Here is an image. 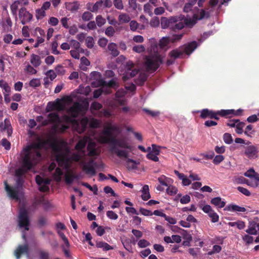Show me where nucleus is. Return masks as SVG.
<instances>
[{"label":"nucleus","instance_id":"obj_1","mask_svg":"<svg viewBox=\"0 0 259 259\" xmlns=\"http://www.w3.org/2000/svg\"><path fill=\"white\" fill-rule=\"evenodd\" d=\"M73 98L71 96H66L62 100V102L58 105V109L59 111H65L67 114L63 115L60 117L57 113H51L48 115V119L43 121L44 125H47L50 123L53 124L54 128L60 132H64L72 124L73 128L79 134L83 133L89 124L92 128H97L101 126L100 120L91 118L89 119L87 117H83L80 122L75 118L79 115H83L89 107V103L84 101L82 103L78 102L73 103Z\"/></svg>","mask_w":259,"mask_h":259},{"label":"nucleus","instance_id":"obj_2","mask_svg":"<svg viewBox=\"0 0 259 259\" xmlns=\"http://www.w3.org/2000/svg\"><path fill=\"white\" fill-rule=\"evenodd\" d=\"M41 146L40 143L32 144L23 150L19 161L20 166L15 171L17 178L16 186H10L6 182L4 183L5 190L11 199L18 201L22 197L23 177L40 160V148Z\"/></svg>","mask_w":259,"mask_h":259},{"label":"nucleus","instance_id":"obj_3","mask_svg":"<svg viewBox=\"0 0 259 259\" xmlns=\"http://www.w3.org/2000/svg\"><path fill=\"white\" fill-rule=\"evenodd\" d=\"M114 133H120L119 126L116 124H113L111 121L107 122L104 126V130L97 136L96 139L101 144H109L110 150L112 153L120 158L125 159L128 168L135 169L139 162L128 158L132 150V145L125 139L115 138L113 136Z\"/></svg>","mask_w":259,"mask_h":259},{"label":"nucleus","instance_id":"obj_4","mask_svg":"<svg viewBox=\"0 0 259 259\" xmlns=\"http://www.w3.org/2000/svg\"><path fill=\"white\" fill-rule=\"evenodd\" d=\"M103 130L99 133L93 131L92 135L84 136L80 139L75 146L76 152L73 153L70 156L72 160L79 163L83 171L92 176L96 175L95 167L97 163L95 159L100 153V149L97 147L96 143L92 141V138L99 142L96 137Z\"/></svg>","mask_w":259,"mask_h":259},{"label":"nucleus","instance_id":"obj_5","mask_svg":"<svg viewBox=\"0 0 259 259\" xmlns=\"http://www.w3.org/2000/svg\"><path fill=\"white\" fill-rule=\"evenodd\" d=\"M149 45L150 46L149 48L151 52L155 54L153 55H149L145 58L144 67L148 72L155 71L162 63V57L157 53L158 49V45L156 39L154 38H150L149 40Z\"/></svg>","mask_w":259,"mask_h":259},{"label":"nucleus","instance_id":"obj_6","mask_svg":"<svg viewBox=\"0 0 259 259\" xmlns=\"http://www.w3.org/2000/svg\"><path fill=\"white\" fill-rule=\"evenodd\" d=\"M197 0H189L184 7V11L186 13L192 12L193 16L187 17L184 19L185 24L187 27H192L197 22L198 20H201L205 17L206 14L202 9H199L197 7H193Z\"/></svg>","mask_w":259,"mask_h":259},{"label":"nucleus","instance_id":"obj_7","mask_svg":"<svg viewBox=\"0 0 259 259\" xmlns=\"http://www.w3.org/2000/svg\"><path fill=\"white\" fill-rule=\"evenodd\" d=\"M212 33V31L204 32L202 35V38L199 40L198 44L196 41H193L179 49L173 50L170 52L171 56L177 58H182L184 55H189L203 40L211 35Z\"/></svg>","mask_w":259,"mask_h":259},{"label":"nucleus","instance_id":"obj_8","mask_svg":"<svg viewBox=\"0 0 259 259\" xmlns=\"http://www.w3.org/2000/svg\"><path fill=\"white\" fill-rule=\"evenodd\" d=\"M180 17H171L169 18L162 17L161 19V26L163 29L169 28L170 29L176 30L183 28L185 26H187L184 21V19H180Z\"/></svg>","mask_w":259,"mask_h":259},{"label":"nucleus","instance_id":"obj_9","mask_svg":"<svg viewBox=\"0 0 259 259\" xmlns=\"http://www.w3.org/2000/svg\"><path fill=\"white\" fill-rule=\"evenodd\" d=\"M56 162L59 166L65 169H68L71 164L70 159L69 157V150L66 148L63 151L59 147H55Z\"/></svg>","mask_w":259,"mask_h":259},{"label":"nucleus","instance_id":"obj_10","mask_svg":"<svg viewBox=\"0 0 259 259\" xmlns=\"http://www.w3.org/2000/svg\"><path fill=\"white\" fill-rule=\"evenodd\" d=\"M18 226L20 228H24L25 231L29 230L30 220L27 211L24 208H21L18 214Z\"/></svg>","mask_w":259,"mask_h":259},{"label":"nucleus","instance_id":"obj_11","mask_svg":"<svg viewBox=\"0 0 259 259\" xmlns=\"http://www.w3.org/2000/svg\"><path fill=\"white\" fill-rule=\"evenodd\" d=\"M139 72V70L137 69L134 66L133 63L128 61L126 63L125 66V72L123 74L122 78L124 80L134 77Z\"/></svg>","mask_w":259,"mask_h":259},{"label":"nucleus","instance_id":"obj_12","mask_svg":"<svg viewBox=\"0 0 259 259\" xmlns=\"http://www.w3.org/2000/svg\"><path fill=\"white\" fill-rule=\"evenodd\" d=\"M160 147L155 144H152L151 147H148V152L146 155V157L150 160L155 162L159 161L158 155L160 154Z\"/></svg>","mask_w":259,"mask_h":259},{"label":"nucleus","instance_id":"obj_13","mask_svg":"<svg viewBox=\"0 0 259 259\" xmlns=\"http://www.w3.org/2000/svg\"><path fill=\"white\" fill-rule=\"evenodd\" d=\"M199 207L205 213L208 214L212 223H217L219 221V215L212 209L210 205H203L202 204H199Z\"/></svg>","mask_w":259,"mask_h":259},{"label":"nucleus","instance_id":"obj_14","mask_svg":"<svg viewBox=\"0 0 259 259\" xmlns=\"http://www.w3.org/2000/svg\"><path fill=\"white\" fill-rule=\"evenodd\" d=\"M258 152L257 146L251 145L245 148L244 155L249 159H255L258 157Z\"/></svg>","mask_w":259,"mask_h":259},{"label":"nucleus","instance_id":"obj_15","mask_svg":"<svg viewBox=\"0 0 259 259\" xmlns=\"http://www.w3.org/2000/svg\"><path fill=\"white\" fill-rule=\"evenodd\" d=\"M19 17L22 24L30 22L32 19V15L27 11L25 8H21L19 12Z\"/></svg>","mask_w":259,"mask_h":259},{"label":"nucleus","instance_id":"obj_16","mask_svg":"<svg viewBox=\"0 0 259 259\" xmlns=\"http://www.w3.org/2000/svg\"><path fill=\"white\" fill-rule=\"evenodd\" d=\"M197 112L200 113V117L202 118L209 117L210 118H214L217 120L219 119V117L218 116L217 112L210 110L208 109H204L201 111H198Z\"/></svg>","mask_w":259,"mask_h":259},{"label":"nucleus","instance_id":"obj_17","mask_svg":"<svg viewBox=\"0 0 259 259\" xmlns=\"http://www.w3.org/2000/svg\"><path fill=\"white\" fill-rule=\"evenodd\" d=\"M23 253L26 254L28 259H30L28 246L27 244H25L24 245H19L14 252V254L16 259H20L21 254Z\"/></svg>","mask_w":259,"mask_h":259},{"label":"nucleus","instance_id":"obj_18","mask_svg":"<svg viewBox=\"0 0 259 259\" xmlns=\"http://www.w3.org/2000/svg\"><path fill=\"white\" fill-rule=\"evenodd\" d=\"M35 181L39 186L40 191L45 192L49 189L47 185L50 183V181L48 179H45L38 175L36 176Z\"/></svg>","mask_w":259,"mask_h":259},{"label":"nucleus","instance_id":"obj_19","mask_svg":"<svg viewBox=\"0 0 259 259\" xmlns=\"http://www.w3.org/2000/svg\"><path fill=\"white\" fill-rule=\"evenodd\" d=\"M126 91L124 89H121L117 91L115 94V102H117L119 105H123L125 102L124 96Z\"/></svg>","mask_w":259,"mask_h":259},{"label":"nucleus","instance_id":"obj_20","mask_svg":"<svg viewBox=\"0 0 259 259\" xmlns=\"http://www.w3.org/2000/svg\"><path fill=\"white\" fill-rule=\"evenodd\" d=\"M91 77L92 79L97 81V85L100 86L103 84L104 81L102 79L101 73L97 71H93L90 73Z\"/></svg>","mask_w":259,"mask_h":259},{"label":"nucleus","instance_id":"obj_21","mask_svg":"<svg viewBox=\"0 0 259 259\" xmlns=\"http://www.w3.org/2000/svg\"><path fill=\"white\" fill-rule=\"evenodd\" d=\"M0 127L2 130H7L8 135L10 136L12 134V130L11 127V123L10 120L8 119H5L4 122H2L0 124Z\"/></svg>","mask_w":259,"mask_h":259},{"label":"nucleus","instance_id":"obj_22","mask_svg":"<svg viewBox=\"0 0 259 259\" xmlns=\"http://www.w3.org/2000/svg\"><path fill=\"white\" fill-rule=\"evenodd\" d=\"M30 62L33 67H38L41 63L40 57L37 55L32 54L30 56Z\"/></svg>","mask_w":259,"mask_h":259},{"label":"nucleus","instance_id":"obj_23","mask_svg":"<svg viewBox=\"0 0 259 259\" xmlns=\"http://www.w3.org/2000/svg\"><path fill=\"white\" fill-rule=\"evenodd\" d=\"M103 6V1L100 0L97 2L95 4H89L88 6V9L92 12H97L98 10L102 8Z\"/></svg>","mask_w":259,"mask_h":259},{"label":"nucleus","instance_id":"obj_24","mask_svg":"<svg viewBox=\"0 0 259 259\" xmlns=\"http://www.w3.org/2000/svg\"><path fill=\"white\" fill-rule=\"evenodd\" d=\"M211 203L219 208L224 207L226 205L225 201L222 200L220 197L212 198L211 200Z\"/></svg>","mask_w":259,"mask_h":259},{"label":"nucleus","instance_id":"obj_25","mask_svg":"<svg viewBox=\"0 0 259 259\" xmlns=\"http://www.w3.org/2000/svg\"><path fill=\"white\" fill-rule=\"evenodd\" d=\"M108 49L110 52L111 55L113 57H116L119 54V52L117 49V46L114 42H111L108 44Z\"/></svg>","mask_w":259,"mask_h":259},{"label":"nucleus","instance_id":"obj_26","mask_svg":"<svg viewBox=\"0 0 259 259\" xmlns=\"http://www.w3.org/2000/svg\"><path fill=\"white\" fill-rule=\"evenodd\" d=\"M246 184L253 188H256L259 185V175H256L255 177L247 180Z\"/></svg>","mask_w":259,"mask_h":259},{"label":"nucleus","instance_id":"obj_27","mask_svg":"<svg viewBox=\"0 0 259 259\" xmlns=\"http://www.w3.org/2000/svg\"><path fill=\"white\" fill-rule=\"evenodd\" d=\"M141 193L142 199L144 201L148 200L151 197L149 193V186L147 185H145L144 186H143L142 189L141 190Z\"/></svg>","mask_w":259,"mask_h":259},{"label":"nucleus","instance_id":"obj_28","mask_svg":"<svg viewBox=\"0 0 259 259\" xmlns=\"http://www.w3.org/2000/svg\"><path fill=\"white\" fill-rule=\"evenodd\" d=\"M225 209L236 212H245L246 211V208L245 207H241L235 204L229 205Z\"/></svg>","mask_w":259,"mask_h":259},{"label":"nucleus","instance_id":"obj_29","mask_svg":"<svg viewBox=\"0 0 259 259\" xmlns=\"http://www.w3.org/2000/svg\"><path fill=\"white\" fill-rule=\"evenodd\" d=\"M66 8L68 10L71 12H74L77 11L80 8V4L78 2H73L72 3H69Z\"/></svg>","mask_w":259,"mask_h":259},{"label":"nucleus","instance_id":"obj_30","mask_svg":"<svg viewBox=\"0 0 259 259\" xmlns=\"http://www.w3.org/2000/svg\"><path fill=\"white\" fill-rule=\"evenodd\" d=\"M90 65V61L85 57L80 58V63L79 64V68L83 71H87L88 67Z\"/></svg>","mask_w":259,"mask_h":259},{"label":"nucleus","instance_id":"obj_31","mask_svg":"<svg viewBox=\"0 0 259 259\" xmlns=\"http://www.w3.org/2000/svg\"><path fill=\"white\" fill-rule=\"evenodd\" d=\"M21 2L20 1H15L10 6V9L12 15L17 17V10L19 7L21 5Z\"/></svg>","mask_w":259,"mask_h":259},{"label":"nucleus","instance_id":"obj_32","mask_svg":"<svg viewBox=\"0 0 259 259\" xmlns=\"http://www.w3.org/2000/svg\"><path fill=\"white\" fill-rule=\"evenodd\" d=\"M256 224L254 222H250L248 229L246 232L251 235H256L257 234Z\"/></svg>","mask_w":259,"mask_h":259},{"label":"nucleus","instance_id":"obj_33","mask_svg":"<svg viewBox=\"0 0 259 259\" xmlns=\"http://www.w3.org/2000/svg\"><path fill=\"white\" fill-rule=\"evenodd\" d=\"M0 87L4 90V94H10L11 91V87L4 80H0Z\"/></svg>","mask_w":259,"mask_h":259},{"label":"nucleus","instance_id":"obj_34","mask_svg":"<svg viewBox=\"0 0 259 259\" xmlns=\"http://www.w3.org/2000/svg\"><path fill=\"white\" fill-rule=\"evenodd\" d=\"M35 67H33L32 65L28 63L25 67L24 71L30 75H34L36 74L37 70L35 69Z\"/></svg>","mask_w":259,"mask_h":259},{"label":"nucleus","instance_id":"obj_35","mask_svg":"<svg viewBox=\"0 0 259 259\" xmlns=\"http://www.w3.org/2000/svg\"><path fill=\"white\" fill-rule=\"evenodd\" d=\"M228 225L231 227H237L239 230L243 229L245 226V223L242 221L229 222Z\"/></svg>","mask_w":259,"mask_h":259},{"label":"nucleus","instance_id":"obj_36","mask_svg":"<svg viewBox=\"0 0 259 259\" xmlns=\"http://www.w3.org/2000/svg\"><path fill=\"white\" fill-rule=\"evenodd\" d=\"M158 182L159 183L164 186H168L169 185L171 180L169 178H166L164 176H161L158 179Z\"/></svg>","mask_w":259,"mask_h":259},{"label":"nucleus","instance_id":"obj_37","mask_svg":"<svg viewBox=\"0 0 259 259\" xmlns=\"http://www.w3.org/2000/svg\"><path fill=\"white\" fill-rule=\"evenodd\" d=\"M118 20L120 23H125L130 21V16L126 13H121L118 16Z\"/></svg>","mask_w":259,"mask_h":259},{"label":"nucleus","instance_id":"obj_38","mask_svg":"<svg viewBox=\"0 0 259 259\" xmlns=\"http://www.w3.org/2000/svg\"><path fill=\"white\" fill-rule=\"evenodd\" d=\"M96 246L98 248H103V249L105 251L109 250L110 249H113V247H111L108 243L102 241L97 242L96 243Z\"/></svg>","mask_w":259,"mask_h":259},{"label":"nucleus","instance_id":"obj_39","mask_svg":"<svg viewBox=\"0 0 259 259\" xmlns=\"http://www.w3.org/2000/svg\"><path fill=\"white\" fill-rule=\"evenodd\" d=\"M63 175V171L60 167L56 169L55 172L53 174V178L57 182H60L61 180V177Z\"/></svg>","mask_w":259,"mask_h":259},{"label":"nucleus","instance_id":"obj_40","mask_svg":"<svg viewBox=\"0 0 259 259\" xmlns=\"http://www.w3.org/2000/svg\"><path fill=\"white\" fill-rule=\"evenodd\" d=\"M147 75L144 73H141L139 74V78L136 81V83L138 85H142L146 80Z\"/></svg>","mask_w":259,"mask_h":259},{"label":"nucleus","instance_id":"obj_41","mask_svg":"<svg viewBox=\"0 0 259 259\" xmlns=\"http://www.w3.org/2000/svg\"><path fill=\"white\" fill-rule=\"evenodd\" d=\"M169 42H170L169 37H163L159 40V45L160 48H164L168 45Z\"/></svg>","mask_w":259,"mask_h":259},{"label":"nucleus","instance_id":"obj_42","mask_svg":"<svg viewBox=\"0 0 259 259\" xmlns=\"http://www.w3.org/2000/svg\"><path fill=\"white\" fill-rule=\"evenodd\" d=\"M233 182L235 184H246L247 179L243 177H235L233 179Z\"/></svg>","mask_w":259,"mask_h":259},{"label":"nucleus","instance_id":"obj_43","mask_svg":"<svg viewBox=\"0 0 259 259\" xmlns=\"http://www.w3.org/2000/svg\"><path fill=\"white\" fill-rule=\"evenodd\" d=\"M167 187L166 192L168 194L170 195H174L177 193L178 189L176 187L170 185V184Z\"/></svg>","mask_w":259,"mask_h":259},{"label":"nucleus","instance_id":"obj_44","mask_svg":"<svg viewBox=\"0 0 259 259\" xmlns=\"http://www.w3.org/2000/svg\"><path fill=\"white\" fill-rule=\"evenodd\" d=\"M30 87L32 88H36L40 85V80L39 78H33L29 83Z\"/></svg>","mask_w":259,"mask_h":259},{"label":"nucleus","instance_id":"obj_45","mask_svg":"<svg viewBox=\"0 0 259 259\" xmlns=\"http://www.w3.org/2000/svg\"><path fill=\"white\" fill-rule=\"evenodd\" d=\"M94 40L93 37L92 36H88L85 38V44L87 47L88 48L91 49L94 46Z\"/></svg>","mask_w":259,"mask_h":259},{"label":"nucleus","instance_id":"obj_46","mask_svg":"<svg viewBox=\"0 0 259 259\" xmlns=\"http://www.w3.org/2000/svg\"><path fill=\"white\" fill-rule=\"evenodd\" d=\"M235 112L234 110H221V111H217L218 115H221V116H225L226 115L232 114Z\"/></svg>","mask_w":259,"mask_h":259},{"label":"nucleus","instance_id":"obj_47","mask_svg":"<svg viewBox=\"0 0 259 259\" xmlns=\"http://www.w3.org/2000/svg\"><path fill=\"white\" fill-rule=\"evenodd\" d=\"M183 36V33L175 34L169 37L170 42H175L180 40Z\"/></svg>","mask_w":259,"mask_h":259},{"label":"nucleus","instance_id":"obj_48","mask_svg":"<svg viewBox=\"0 0 259 259\" xmlns=\"http://www.w3.org/2000/svg\"><path fill=\"white\" fill-rule=\"evenodd\" d=\"M46 16L45 11L41 8L36 10V17L37 19H41Z\"/></svg>","mask_w":259,"mask_h":259},{"label":"nucleus","instance_id":"obj_49","mask_svg":"<svg viewBox=\"0 0 259 259\" xmlns=\"http://www.w3.org/2000/svg\"><path fill=\"white\" fill-rule=\"evenodd\" d=\"M223 140L225 143L230 144L233 142V139L231 134L225 133L223 136Z\"/></svg>","mask_w":259,"mask_h":259},{"label":"nucleus","instance_id":"obj_50","mask_svg":"<svg viewBox=\"0 0 259 259\" xmlns=\"http://www.w3.org/2000/svg\"><path fill=\"white\" fill-rule=\"evenodd\" d=\"M97 25L99 27L102 26L105 23L106 20L103 18L101 15H98L96 18Z\"/></svg>","mask_w":259,"mask_h":259},{"label":"nucleus","instance_id":"obj_51","mask_svg":"<svg viewBox=\"0 0 259 259\" xmlns=\"http://www.w3.org/2000/svg\"><path fill=\"white\" fill-rule=\"evenodd\" d=\"M115 32L114 28L112 26L108 27L105 31V34L108 37H112Z\"/></svg>","mask_w":259,"mask_h":259},{"label":"nucleus","instance_id":"obj_52","mask_svg":"<svg viewBox=\"0 0 259 259\" xmlns=\"http://www.w3.org/2000/svg\"><path fill=\"white\" fill-rule=\"evenodd\" d=\"M93 17V14L90 12H85L82 15V19L84 21H88L92 19Z\"/></svg>","mask_w":259,"mask_h":259},{"label":"nucleus","instance_id":"obj_53","mask_svg":"<svg viewBox=\"0 0 259 259\" xmlns=\"http://www.w3.org/2000/svg\"><path fill=\"white\" fill-rule=\"evenodd\" d=\"M58 233L59 235V236L61 237V238L62 239L63 241L64 242V244H65V246L68 248L69 247V243L68 240V239L65 236L64 234L61 231H58Z\"/></svg>","mask_w":259,"mask_h":259},{"label":"nucleus","instance_id":"obj_54","mask_svg":"<svg viewBox=\"0 0 259 259\" xmlns=\"http://www.w3.org/2000/svg\"><path fill=\"white\" fill-rule=\"evenodd\" d=\"M133 50L138 53H141L145 51V48L143 45H136L133 47Z\"/></svg>","mask_w":259,"mask_h":259},{"label":"nucleus","instance_id":"obj_55","mask_svg":"<svg viewBox=\"0 0 259 259\" xmlns=\"http://www.w3.org/2000/svg\"><path fill=\"white\" fill-rule=\"evenodd\" d=\"M256 175H258L253 168H250L244 173V176L249 178H252Z\"/></svg>","mask_w":259,"mask_h":259},{"label":"nucleus","instance_id":"obj_56","mask_svg":"<svg viewBox=\"0 0 259 259\" xmlns=\"http://www.w3.org/2000/svg\"><path fill=\"white\" fill-rule=\"evenodd\" d=\"M139 26V23L135 20L130 21V29L132 31H136Z\"/></svg>","mask_w":259,"mask_h":259},{"label":"nucleus","instance_id":"obj_57","mask_svg":"<svg viewBox=\"0 0 259 259\" xmlns=\"http://www.w3.org/2000/svg\"><path fill=\"white\" fill-rule=\"evenodd\" d=\"M107 217L111 220H117L118 215L112 210H108L106 212Z\"/></svg>","mask_w":259,"mask_h":259},{"label":"nucleus","instance_id":"obj_58","mask_svg":"<svg viewBox=\"0 0 259 259\" xmlns=\"http://www.w3.org/2000/svg\"><path fill=\"white\" fill-rule=\"evenodd\" d=\"M244 126V123L243 122H238L236 126V132L238 134H241L243 133V128Z\"/></svg>","mask_w":259,"mask_h":259},{"label":"nucleus","instance_id":"obj_59","mask_svg":"<svg viewBox=\"0 0 259 259\" xmlns=\"http://www.w3.org/2000/svg\"><path fill=\"white\" fill-rule=\"evenodd\" d=\"M47 78L50 79L51 81L54 80L57 76V74L53 70H50L46 73Z\"/></svg>","mask_w":259,"mask_h":259},{"label":"nucleus","instance_id":"obj_60","mask_svg":"<svg viewBox=\"0 0 259 259\" xmlns=\"http://www.w3.org/2000/svg\"><path fill=\"white\" fill-rule=\"evenodd\" d=\"M224 159V156L222 155H216L213 160V163L214 164L218 165L223 161Z\"/></svg>","mask_w":259,"mask_h":259},{"label":"nucleus","instance_id":"obj_61","mask_svg":"<svg viewBox=\"0 0 259 259\" xmlns=\"http://www.w3.org/2000/svg\"><path fill=\"white\" fill-rule=\"evenodd\" d=\"M138 245L140 248H144L150 245V243L145 239H141L139 241Z\"/></svg>","mask_w":259,"mask_h":259},{"label":"nucleus","instance_id":"obj_62","mask_svg":"<svg viewBox=\"0 0 259 259\" xmlns=\"http://www.w3.org/2000/svg\"><path fill=\"white\" fill-rule=\"evenodd\" d=\"M113 4L114 7L118 10H122L123 9V5L122 0H114Z\"/></svg>","mask_w":259,"mask_h":259},{"label":"nucleus","instance_id":"obj_63","mask_svg":"<svg viewBox=\"0 0 259 259\" xmlns=\"http://www.w3.org/2000/svg\"><path fill=\"white\" fill-rule=\"evenodd\" d=\"M70 47L74 48L75 50L79 49L80 45L78 41L74 39H71L70 40Z\"/></svg>","mask_w":259,"mask_h":259},{"label":"nucleus","instance_id":"obj_64","mask_svg":"<svg viewBox=\"0 0 259 259\" xmlns=\"http://www.w3.org/2000/svg\"><path fill=\"white\" fill-rule=\"evenodd\" d=\"M108 42V40L107 38L105 37H102L99 39L98 43L100 47L102 48H105Z\"/></svg>","mask_w":259,"mask_h":259}]
</instances>
